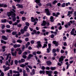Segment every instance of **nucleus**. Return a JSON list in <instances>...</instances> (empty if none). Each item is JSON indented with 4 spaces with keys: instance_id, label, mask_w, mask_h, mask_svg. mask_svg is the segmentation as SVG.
Here are the masks:
<instances>
[{
    "instance_id": "de8ad7c7",
    "label": "nucleus",
    "mask_w": 76,
    "mask_h": 76,
    "mask_svg": "<svg viewBox=\"0 0 76 76\" xmlns=\"http://www.w3.org/2000/svg\"><path fill=\"white\" fill-rule=\"evenodd\" d=\"M21 54H22V50H20L18 52V54H19V55H20Z\"/></svg>"
},
{
    "instance_id": "20e7f679",
    "label": "nucleus",
    "mask_w": 76,
    "mask_h": 76,
    "mask_svg": "<svg viewBox=\"0 0 76 76\" xmlns=\"http://www.w3.org/2000/svg\"><path fill=\"white\" fill-rule=\"evenodd\" d=\"M37 44H38V45H37V47L38 48H40L41 47V42L39 41L37 42Z\"/></svg>"
},
{
    "instance_id": "603ef678",
    "label": "nucleus",
    "mask_w": 76,
    "mask_h": 76,
    "mask_svg": "<svg viewBox=\"0 0 76 76\" xmlns=\"http://www.w3.org/2000/svg\"><path fill=\"white\" fill-rule=\"evenodd\" d=\"M2 48L4 50L3 51H5V50L4 49L6 48V46H3Z\"/></svg>"
},
{
    "instance_id": "f704fd0d",
    "label": "nucleus",
    "mask_w": 76,
    "mask_h": 76,
    "mask_svg": "<svg viewBox=\"0 0 76 76\" xmlns=\"http://www.w3.org/2000/svg\"><path fill=\"white\" fill-rule=\"evenodd\" d=\"M1 25L2 26V29H3L5 27V26H4V24H1Z\"/></svg>"
},
{
    "instance_id": "8fccbe9b",
    "label": "nucleus",
    "mask_w": 76,
    "mask_h": 76,
    "mask_svg": "<svg viewBox=\"0 0 76 76\" xmlns=\"http://www.w3.org/2000/svg\"><path fill=\"white\" fill-rule=\"evenodd\" d=\"M6 27L7 28H10V26L9 25H7L6 26Z\"/></svg>"
},
{
    "instance_id": "2f4dec72",
    "label": "nucleus",
    "mask_w": 76,
    "mask_h": 76,
    "mask_svg": "<svg viewBox=\"0 0 76 76\" xmlns=\"http://www.w3.org/2000/svg\"><path fill=\"white\" fill-rule=\"evenodd\" d=\"M60 13L59 12H57L56 13V17H58V15H60Z\"/></svg>"
},
{
    "instance_id": "1a4fd4ad",
    "label": "nucleus",
    "mask_w": 76,
    "mask_h": 76,
    "mask_svg": "<svg viewBox=\"0 0 76 76\" xmlns=\"http://www.w3.org/2000/svg\"><path fill=\"white\" fill-rule=\"evenodd\" d=\"M20 47V45L19 44H15L14 45L13 47L15 48H17V47L19 48Z\"/></svg>"
},
{
    "instance_id": "4c0bfd02",
    "label": "nucleus",
    "mask_w": 76,
    "mask_h": 76,
    "mask_svg": "<svg viewBox=\"0 0 76 76\" xmlns=\"http://www.w3.org/2000/svg\"><path fill=\"white\" fill-rule=\"evenodd\" d=\"M44 40H45V41H46L45 42V43L46 44H48V42H47V41H48V39H46V38H45Z\"/></svg>"
},
{
    "instance_id": "aec40b11",
    "label": "nucleus",
    "mask_w": 76,
    "mask_h": 76,
    "mask_svg": "<svg viewBox=\"0 0 76 76\" xmlns=\"http://www.w3.org/2000/svg\"><path fill=\"white\" fill-rule=\"evenodd\" d=\"M73 13V12L72 11H69L68 12V14L67 15V16H69L70 14H72V13Z\"/></svg>"
},
{
    "instance_id": "f257e3e1",
    "label": "nucleus",
    "mask_w": 76,
    "mask_h": 76,
    "mask_svg": "<svg viewBox=\"0 0 76 76\" xmlns=\"http://www.w3.org/2000/svg\"><path fill=\"white\" fill-rule=\"evenodd\" d=\"M7 15L9 17L11 15V17L13 18V21H15L16 19V18H15V16H16V14L12 11H10V12H8L7 13Z\"/></svg>"
},
{
    "instance_id": "13d9d810",
    "label": "nucleus",
    "mask_w": 76,
    "mask_h": 76,
    "mask_svg": "<svg viewBox=\"0 0 76 76\" xmlns=\"http://www.w3.org/2000/svg\"><path fill=\"white\" fill-rule=\"evenodd\" d=\"M26 25H27V26H29V23L28 22L26 23Z\"/></svg>"
},
{
    "instance_id": "5701e85b",
    "label": "nucleus",
    "mask_w": 76,
    "mask_h": 76,
    "mask_svg": "<svg viewBox=\"0 0 76 76\" xmlns=\"http://www.w3.org/2000/svg\"><path fill=\"white\" fill-rule=\"evenodd\" d=\"M29 45H30V42H27V44H26V48H28V46H29Z\"/></svg>"
},
{
    "instance_id": "6e6552de",
    "label": "nucleus",
    "mask_w": 76,
    "mask_h": 76,
    "mask_svg": "<svg viewBox=\"0 0 76 76\" xmlns=\"http://www.w3.org/2000/svg\"><path fill=\"white\" fill-rule=\"evenodd\" d=\"M8 61L9 62H8V61H7L6 63V66H10V60L9 59Z\"/></svg>"
},
{
    "instance_id": "774afa93",
    "label": "nucleus",
    "mask_w": 76,
    "mask_h": 76,
    "mask_svg": "<svg viewBox=\"0 0 76 76\" xmlns=\"http://www.w3.org/2000/svg\"><path fill=\"white\" fill-rule=\"evenodd\" d=\"M25 49V45H23V47L22 48V50H23Z\"/></svg>"
},
{
    "instance_id": "4be33fe9",
    "label": "nucleus",
    "mask_w": 76,
    "mask_h": 76,
    "mask_svg": "<svg viewBox=\"0 0 76 76\" xmlns=\"http://www.w3.org/2000/svg\"><path fill=\"white\" fill-rule=\"evenodd\" d=\"M1 22L2 23H6L7 20L6 19H2L1 20Z\"/></svg>"
},
{
    "instance_id": "473e14b6",
    "label": "nucleus",
    "mask_w": 76,
    "mask_h": 76,
    "mask_svg": "<svg viewBox=\"0 0 76 76\" xmlns=\"http://www.w3.org/2000/svg\"><path fill=\"white\" fill-rule=\"evenodd\" d=\"M10 69V67H7L4 69V71H5V72H6V70H9Z\"/></svg>"
},
{
    "instance_id": "a878e982",
    "label": "nucleus",
    "mask_w": 76,
    "mask_h": 76,
    "mask_svg": "<svg viewBox=\"0 0 76 76\" xmlns=\"http://www.w3.org/2000/svg\"><path fill=\"white\" fill-rule=\"evenodd\" d=\"M53 19H54V18H53V16H51L50 18V21L52 22H53V21H54V20H53Z\"/></svg>"
},
{
    "instance_id": "052dcab7",
    "label": "nucleus",
    "mask_w": 76,
    "mask_h": 76,
    "mask_svg": "<svg viewBox=\"0 0 76 76\" xmlns=\"http://www.w3.org/2000/svg\"><path fill=\"white\" fill-rule=\"evenodd\" d=\"M64 52V50H61V54H63Z\"/></svg>"
},
{
    "instance_id": "3c124183",
    "label": "nucleus",
    "mask_w": 76,
    "mask_h": 76,
    "mask_svg": "<svg viewBox=\"0 0 76 76\" xmlns=\"http://www.w3.org/2000/svg\"><path fill=\"white\" fill-rule=\"evenodd\" d=\"M13 73H19V72L16 71H13Z\"/></svg>"
},
{
    "instance_id": "338daca9",
    "label": "nucleus",
    "mask_w": 76,
    "mask_h": 76,
    "mask_svg": "<svg viewBox=\"0 0 76 76\" xmlns=\"http://www.w3.org/2000/svg\"><path fill=\"white\" fill-rule=\"evenodd\" d=\"M8 76H12V75L10 74V73L9 72H8L7 74Z\"/></svg>"
},
{
    "instance_id": "c03bdc74",
    "label": "nucleus",
    "mask_w": 76,
    "mask_h": 76,
    "mask_svg": "<svg viewBox=\"0 0 76 76\" xmlns=\"http://www.w3.org/2000/svg\"><path fill=\"white\" fill-rule=\"evenodd\" d=\"M22 57H23V58H25V59L26 58H27V56H26L25 55L23 56Z\"/></svg>"
},
{
    "instance_id": "69168bd1",
    "label": "nucleus",
    "mask_w": 76,
    "mask_h": 76,
    "mask_svg": "<svg viewBox=\"0 0 76 76\" xmlns=\"http://www.w3.org/2000/svg\"><path fill=\"white\" fill-rule=\"evenodd\" d=\"M12 8L14 9H16V7H15V6L12 5Z\"/></svg>"
},
{
    "instance_id": "393cba45",
    "label": "nucleus",
    "mask_w": 76,
    "mask_h": 76,
    "mask_svg": "<svg viewBox=\"0 0 76 76\" xmlns=\"http://www.w3.org/2000/svg\"><path fill=\"white\" fill-rule=\"evenodd\" d=\"M40 0H34V1L36 2V3H39V2H40Z\"/></svg>"
},
{
    "instance_id": "7ed1b4c3",
    "label": "nucleus",
    "mask_w": 76,
    "mask_h": 76,
    "mask_svg": "<svg viewBox=\"0 0 76 76\" xmlns=\"http://www.w3.org/2000/svg\"><path fill=\"white\" fill-rule=\"evenodd\" d=\"M9 58H10L9 60H10V61L11 60L12 57H11V54L10 53H8V55L7 56V58H6V60H8V59L9 58Z\"/></svg>"
},
{
    "instance_id": "e2e57ef3",
    "label": "nucleus",
    "mask_w": 76,
    "mask_h": 76,
    "mask_svg": "<svg viewBox=\"0 0 76 76\" xmlns=\"http://www.w3.org/2000/svg\"><path fill=\"white\" fill-rule=\"evenodd\" d=\"M25 40L27 42L28 41H29V39L28 37L26 38H25Z\"/></svg>"
},
{
    "instance_id": "dca6fc26",
    "label": "nucleus",
    "mask_w": 76,
    "mask_h": 76,
    "mask_svg": "<svg viewBox=\"0 0 76 76\" xmlns=\"http://www.w3.org/2000/svg\"><path fill=\"white\" fill-rule=\"evenodd\" d=\"M47 24V23H46V22L45 21V20H43V23L41 24V25L42 26H45V25Z\"/></svg>"
},
{
    "instance_id": "9d476101",
    "label": "nucleus",
    "mask_w": 76,
    "mask_h": 76,
    "mask_svg": "<svg viewBox=\"0 0 76 76\" xmlns=\"http://www.w3.org/2000/svg\"><path fill=\"white\" fill-rule=\"evenodd\" d=\"M2 38L4 40H7L8 39V38L7 37H6L4 35H2L1 36Z\"/></svg>"
},
{
    "instance_id": "f03ea898",
    "label": "nucleus",
    "mask_w": 76,
    "mask_h": 76,
    "mask_svg": "<svg viewBox=\"0 0 76 76\" xmlns=\"http://www.w3.org/2000/svg\"><path fill=\"white\" fill-rule=\"evenodd\" d=\"M45 12L46 13L47 15L48 16H50L51 15V13L50 12V11L48 9H45Z\"/></svg>"
},
{
    "instance_id": "a211bd4d",
    "label": "nucleus",
    "mask_w": 76,
    "mask_h": 76,
    "mask_svg": "<svg viewBox=\"0 0 76 76\" xmlns=\"http://www.w3.org/2000/svg\"><path fill=\"white\" fill-rule=\"evenodd\" d=\"M47 65H51V62L50 61H46Z\"/></svg>"
},
{
    "instance_id": "49530a36",
    "label": "nucleus",
    "mask_w": 76,
    "mask_h": 76,
    "mask_svg": "<svg viewBox=\"0 0 76 76\" xmlns=\"http://www.w3.org/2000/svg\"><path fill=\"white\" fill-rule=\"evenodd\" d=\"M6 31H7V32H9V33H10L11 32H12V31L9 29L7 30Z\"/></svg>"
},
{
    "instance_id": "bf43d9fd",
    "label": "nucleus",
    "mask_w": 76,
    "mask_h": 76,
    "mask_svg": "<svg viewBox=\"0 0 76 76\" xmlns=\"http://www.w3.org/2000/svg\"><path fill=\"white\" fill-rule=\"evenodd\" d=\"M27 66L28 67V68H29V69H32V67L31 66L27 65Z\"/></svg>"
},
{
    "instance_id": "9b49d317",
    "label": "nucleus",
    "mask_w": 76,
    "mask_h": 76,
    "mask_svg": "<svg viewBox=\"0 0 76 76\" xmlns=\"http://www.w3.org/2000/svg\"><path fill=\"white\" fill-rule=\"evenodd\" d=\"M16 6H18V8H23V5L20 4H17L16 5Z\"/></svg>"
},
{
    "instance_id": "a18cd8bd",
    "label": "nucleus",
    "mask_w": 76,
    "mask_h": 76,
    "mask_svg": "<svg viewBox=\"0 0 76 76\" xmlns=\"http://www.w3.org/2000/svg\"><path fill=\"white\" fill-rule=\"evenodd\" d=\"M15 2H17L18 3H19L20 2V0H15Z\"/></svg>"
},
{
    "instance_id": "0e129e2a",
    "label": "nucleus",
    "mask_w": 76,
    "mask_h": 76,
    "mask_svg": "<svg viewBox=\"0 0 76 76\" xmlns=\"http://www.w3.org/2000/svg\"><path fill=\"white\" fill-rule=\"evenodd\" d=\"M18 27H19V28H20L21 27V26H22V25L20 24H19L17 25Z\"/></svg>"
},
{
    "instance_id": "0eeeda50",
    "label": "nucleus",
    "mask_w": 76,
    "mask_h": 76,
    "mask_svg": "<svg viewBox=\"0 0 76 76\" xmlns=\"http://www.w3.org/2000/svg\"><path fill=\"white\" fill-rule=\"evenodd\" d=\"M64 58H66L65 56H61L59 58V61L60 62L61 61H63Z\"/></svg>"
},
{
    "instance_id": "f3484780",
    "label": "nucleus",
    "mask_w": 76,
    "mask_h": 76,
    "mask_svg": "<svg viewBox=\"0 0 76 76\" xmlns=\"http://www.w3.org/2000/svg\"><path fill=\"white\" fill-rule=\"evenodd\" d=\"M28 28V27L27 26H25L23 28L24 31H27V30L26 29H27Z\"/></svg>"
},
{
    "instance_id": "7c9ffc66",
    "label": "nucleus",
    "mask_w": 76,
    "mask_h": 76,
    "mask_svg": "<svg viewBox=\"0 0 76 76\" xmlns=\"http://www.w3.org/2000/svg\"><path fill=\"white\" fill-rule=\"evenodd\" d=\"M26 69L27 72H28V73H29V72H30V70L29 68L27 67L26 68Z\"/></svg>"
},
{
    "instance_id": "2eb2a0df",
    "label": "nucleus",
    "mask_w": 76,
    "mask_h": 76,
    "mask_svg": "<svg viewBox=\"0 0 76 76\" xmlns=\"http://www.w3.org/2000/svg\"><path fill=\"white\" fill-rule=\"evenodd\" d=\"M35 74V69H33L32 70V72L30 73L31 75H33Z\"/></svg>"
},
{
    "instance_id": "ddd939ff",
    "label": "nucleus",
    "mask_w": 76,
    "mask_h": 76,
    "mask_svg": "<svg viewBox=\"0 0 76 76\" xmlns=\"http://www.w3.org/2000/svg\"><path fill=\"white\" fill-rule=\"evenodd\" d=\"M53 43L55 45V46L57 47L58 46V42L56 41H54L53 42Z\"/></svg>"
},
{
    "instance_id": "c756f323",
    "label": "nucleus",
    "mask_w": 76,
    "mask_h": 76,
    "mask_svg": "<svg viewBox=\"0 0 76 76\" xmlns=\"http://www.w3.org/2000/svg\"><path fill=\"white\" fill-rule=\"evenodd\" d=\"M17 42H19V43H21L22 42V40L20 39H18L17 41Z\"/></svg>"
},
{
    "instance_id": "c9c22d12",
    "label": "nucleus",
    "mask_w": 76,
    "mask_h": 76,
    "mask_svg": "<svg viewBox=\"0 0 76 76\" xmlns=\"http://www.w3.org/2000/svg\"><path fill=\"white\" fill-rule=\"evenodd\" d=\"M46 5L48 6H50V7H51V3H48L46 4Z\"/></svg>"
},
{
    "instance_id": "423d86ee",
    "label": "nucleus",
    "mask_w": 76,
    "mask_h": 76,
    "mask_svg": "<svg viewBox=\"0 0 76 76\" xmlns=\"http://www.w3.org/2000/svg\"><path fill=\"white\" fill-rule=\"evenodd\" d=\"M46 73L47 74H48V76H52L51 75V73H52V71H46Z\"/></svg>"
},
{
    "instance_id": "680f3d73",
    "label": "nucleus",
    "mask_w": 76,
    "mask_h": 76,
    "mask_svg": "<svg viewBox=\"0 0 76 76\" xmlns=\"http://www.w3.org/2000/svg\"><path fill=\"white\" fill-rule=\"evenodd\" d=\"M67 38L66 37H63V40L64 41L65 40H66V39Z\"/></svg>"
},
{
    "instance_id": "79ce46f5",
    "label": "nucleus",
    "mask_w": 76,
    "mask_h": 76,
    "mask_svg": "<svg viewBox=\"0 0 76 76\" xmlns=\"http://www.w3.org/2000/svg\"><path fill=\"white\" fill-rule=\"evenodd\" d=\"M25 66H26V65L24 64H22L20 65V67H24Z\"/></svg>"
},
{
    "instance_id": "b1692460",
    "label": "nucleus",
    "mask_w": 76,
    "mask_h": 76,
    "mask_svg": "<svg viewBox=\"0 0 76 76\" xmlns=\"http://www.w3.org/2000/svg\"><path fill=\"white\" fill-rule=\"evenodd\" d=\"M33 32H32L31 33L32 35H34V34H36V33H37V31H36V30H33Z\"/></svg>"
},
{
    "instance_id": "c85d7f7f",
    "label": "nucleus",
    "mask_w": 76,
    "mask_h": 76,
    "mask_svg": "<svg viewBox=\"0 0 76 76\" xmlns=\"http://www.w3.org/2000/svg\"><path fill=\"white\" fill-rule=\"evenodd\" d=\"M56 68L55 67H50V69L51 70H56Z\"/></svg>"
},
{
    "instance_id": "412c9836",
    "label": "nucleus",
    "mask_w": 76,
    "mask_h": 76,
    "mask_svg": "<svg viewBox=\"0 0 76 76\" xmlns=\"http://www.w3.org/2000/svg\"><path fill=\"white\" fill-rule=\"evenodd\" d=\"M18 71H19L20 73H22V69H20L19 67H18Z\"/></svg>"
},
{
    "instance_id": "09e8293b",
    "label": "nucleus",
    "mask_w": 76,
    "mask_h": 76,
    "mask_svg": "<svg viewBox=\"0 0 76 76\" xmlns=\"http://www.w3.org/2000/svg\"><path fill=\"white\" fill-rule=\"evenodd\" d=\"M20 32L21 33V34H24V30L23 29H21L20 30Z\"/></svg>"
},
{
    "instance_id": "72a5a7b5",
    "label": "nucleus",
    "mask_w": 76,
    "mask_h": 76,
    "mask_svg": "<svg viewBox=\"0 0 76 76\" xmlns=\"http://www.w3.org/2000/svg\"><path fill=\"white\" fill-rule=\"evenodd\" d=\"M39 73L40 74H44L45 73V71H40L39 72Z\"/></svg>"
},
{
    "instance_id": "5fc2aeb1",
    "label": "nucleus",
    "mask_w": 76,
    "mask_h": 76,
    "mask_svg": "<svg viewBox=\"0 0 76 76\" xmlns=\"http://www.w3.org/2000/svg\"><path fill=\"white\" fill-rule=\"evenodd\" d=\"M50 49L49 48H47V50L48 53H50Z\"/></svg>"
},
{
    "instance_id": "bb28decb",
    "label": "nucleus",
    "mask_w": 76,
    "mask_h": 76,
    "mask_svg": "<svg viewBox=\"0 0 76 76\" xmlns=\"http://www.w3.org/2000/svg\"><path fill=\"white\" fill-rule=\"evenodd\" d=\"M33 57V56L31 54H30L28 55V59H30V58H31V57Z\"/></svg>"
},
{
    "instance_id": "f8f14e48",
    "label": "nucleus",
    "mask_w": 76,
    "mask_h": 76,
    "mask_svg": "<svg viewBox=\"0 0 76 76\" xmlns=\"http://www.w3.org/2000/svg\"><path fill=\"white\" fill-rule=\"evenodd\" d=\"M25 60L24 59L22 58L21 60L19 61L18 62H19V63H23V62H25Z\"/></svg>"
},
{
    "instance_id": "6ab92c4d",
    "label": "nucleus",
    "mask_w": 76,
    "mask_h": 76,
    "mask_svg": "<svg viewBox=\"0 0 76 76\" xmlns=\"http://www.w3.org/2000/svg\"><path fill=\"white\" fill-rule=\"evenodd\" d=\"M31 22H35V21L36 20V19L34 18V17H32L31 18Z\"/></svg>"
},
{
    "instance_id": "864d4df0",
    "label": "nucleus",
    "mask_w": 76,
    "mask_h": 76,
    "mask_svg": "<svg viewBox=\"0 0 76 76\" xmlns=\"http://www.w3.org/2000/svg\"><path fill=\"white\" fill-rule=\"evenodd\" d=\"M15 64L17 65L18 64V61H17V60H15Z\"/></svg>"
},
{
    "instance_id": "cd10ccee",
    "label": "nucleus",
    "mask_w": 76,
    "mask_h": 76,
    "mask_svg": "<svg viewBox=\"0 0 76 76\" xmlns=\"http://www.w3.org/2000/svg\"><path fill=\"white\" fill-rule=\"evenodd\" d=\"M3 4V7H7V5L6 4Z\"/></svg>"
},
{
    "instance_id": "a19ab883",
    "label": "nucleus",
    "mask_w": 76,
    "mask_h": 76,
    "mask_svg": "<svg viewBox=\"0 0 76 76\" xmlns=\"http://www.w3.org/2000/svg\"><path fill=\"white\" fill-rule=\"evenodd\" d=\"M56 3H57V1L56 0L53 2V4H56Z\"/></svg>"
},
{
    "instance_id": "6e6d98bb",
    "label": "nucleus",
    "mask_w": 76,
    "mask_h": 76,
    "mask_svg": "<svg viewBox=\"0 0 76 76\" xmlns=\"http://www.w3.org/2000/svg\"><path fill=\"white\" fill-rule=\"evenodd\" d=\"M27 54H28V52L26 51L24 52L23 53L24 55H27Z\"/></svg>"
},
{
    "instance_id": "4468645a",
    "label": "nucleus",
    "mask_w": 76,
    "mask_h": 76,
    "mask_svg": "<svg viewBox=\"0 0 76 76\" xmlns=\"http://www.w3.org/2000/svg\"><path fill=\"white\" fill-rule=\"evenodd\" d=\"M16 51H15V52H11V54H12V55L13 56H16Z\"/></svg>"
},
{
    "instance_id": "58836bf2",
    "label": "nucleus",
    "mask_w": 76,
    "mask_h": 76,
    "mask_svg": "<svg viewBox=\"0 0 76 76\" xmlns=\"http://www.w3.org/2000/svg\"><path fill=\"white\" fill-rule=\"evenodd\" d=\"M1 43H3L4 44H6V42L4 41V40H1Z\"/></svg>"
},
{
    "instance_id": "ea45409f",
    "label": "nucleus",
    "mask_w": 76,
    "mask_h": 76,
    "mask_svg": "<svg viewBox=\"0 0 76 76\" xmlns=\"http://www.w3.org/2000/svg\"><path fill=\"white\" fill-rule=\"evenodd\" d=\"M56 52V50L55 49H53L52 50V52L53 53H55Z\"/></svg>"
},
{
    "instance_id": "e433bc0d",
    "label": "nucleus",
    "mask_w": 76,
    "mask_h": 76,
    "mask_svg": "<svg viewBox=\"0 0 76 76\" xmlns=\"http://www.w3.org/2000/svg\"><path fill=\"white\" fill-rule=\"evenodd\" d=\"M17 34V31H14L12 32V34L13 35H15Z\"/></svg>"
},
{
    "instance_id": "4d7b16f0",
    "label": "nucleus",
    "mask_w": 76,
    "mask_h": 76,
    "mask_svg": "<svg viewBox=\"0 0 76 76\" xmlns=\"http://www.w3.org/2000/svg\"><path fill=\"white\" fill-rule=\"evenodd\" d=\"M22 20H26V18L24 17H22Z\"/></svg>"
},
{
    "instance_id": "39448f33",
    "label": "nucleus",
    "mask_w": 76,
    "mask_h": 76,
    "mask_svg": "<svg viewBox=\"0 0 76 76\" xmlns=\"http://www.w3.org/2000/svg\"><path fill=\"white\" fill-rule=\"evenodd\" d=\"M75 31V28H73L72 29V31L70 32L71 35H74V36L76 35V34H75V32H74Z\"/></svg>"
},
{
    "instance_id": "37998d69",
    "label": "nucleus",
    "mask_w": 76,
    "mask_h": 76,
    "mask_svg": "<svg viewBox=\"0 0 76 76\" xmlns=\"http://www.w3.org/2000/svg\"><path fill=\"white\" fill-rule=\"evenodd\" d=\"M65 5H66V4H65V3H63V4H62V7H65Z\"/></svg>"
}]
</instances>
